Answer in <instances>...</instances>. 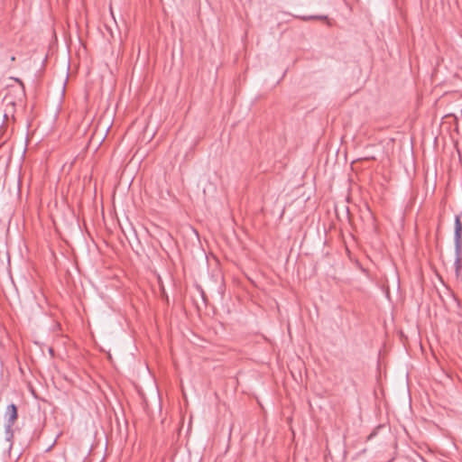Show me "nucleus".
<instances>
[{
    "instance_id": "obj_1",
    "label": "nucleus",
    "mask_w": 462,
    "mask_h": 462,
    "mask_svg": "<svg viewBox=\"0 0 462 462\" xmlns=\"http://www.w3.org/2000/svg\"><path fill=\"white\" fill-rule=\"evenodd\" d=\"M14 84H9L6 87V93L3 98L5 106L4 117L6 121L14 120L16 106H21L25 98V89L23 81L18 78H10Z\"/></svg>"
},
{
    "instance_id": "obj_2",
    "label": "nucleus",
    "mask_w": 462,
    "mask_h": 462,
    "mask_svg": "<svg viewBox=\"0 0 462 462\" xmlns=\"http://www.w3.org/2000/svg\"><path fill=\"white\" fill-rule=\"evenodd\" d=\"M454 243L456 254L454 263L455 274L457 278H459L462 269V223L459 216H456L455 217Z\"/></svg>"
},
{
    "instance_id": "obj_3",
    "label": "nucleus",
    "mask_w": 462,
    "mask_h": 462,
    "mask_svg": "<svg viewBox=\"0 0 462 462\" xmlns=\"http://www.w3.org/2000/svg\"><path fill=\"white\" fill-rule=\"evenodd\" d=\"M5 416L7 417V420L5 425V439L8 441H12L14 438L13 426L17 420V408L14 404L12 403L7 406Z\"/></svg>"
},
{
    "instance_id": "obj_4",
    "label": "nucleus",
    "mask_w": 462,
    "mask_h": 462,
    "mask_svg": "<svg viewBox=\"0 0 462 462\" xmlns=\"http://www.w3.org/2000/svg\"><path fill=\"white\" fill-rule=\"evenodd\" d=\"M11 60H12V61H14V60H15V57H14V56H12V57H11Z\"/></svg>"
},
{
    "instance_id": "obj_5",
    "label": "nucleus",
    "mask_w": 462,
    "mask_h": 462,
    "mask_svg": "<svg viewBox=\"0 0 462 462\" xmlns=\"http://www.w3.org/2000/svg\"><path fill=\"white\" fill-rule=\"evenodd\" d=\"M315 18H319V19H323L322 16H316ZM327 17H324V19H326Z\"/></svg>"
}]
</instances>
